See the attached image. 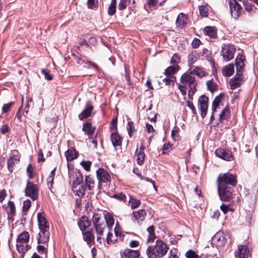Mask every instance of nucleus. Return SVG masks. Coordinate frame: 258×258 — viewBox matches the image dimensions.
<instances>
[{"instance_id": "9", "label": "nucleus", "mask_w": 258, "mask_h": 258, "mask_svg": "<svg viewBox=\"0 0 258 258\" xmlns=\"http://www.w3.org/2000/svg\"><path fill=\"white\" fill-rule=\"evenodd\" d=\"M216 155L220 158L226 161H231L233 156L231 151L223 148H218L215 151Z\"/></svg>"}, {"instance_id": "20", "label": "nucleus", "mask_w": 258, "mask_h": 258, "mask_svg": "<svg viewBox=\"0 0 258 258\" xmlns=\"http://www.w3.org/2000/svg\"><path fill=\"white\" fill-rule=\"evenodd\" d=\"M82 131L88 137L92 136L95 132V127H94L91 122H86L83 123Z\"/></svg>"}, {"instance_id": "4", "label": "nucleus", "mask_w": 258, "mask_h": 258, "mask_svg": "<svg viewBox=\"0 0 258 258\" xmlns=\"http://www.w3.org/2000/svg\"><path fill=\"white\" fill-rule=\"evenodd\" d=\"M235 51L234 45L224 43L222 45L221 55L225 61H229L234 58Z\"/></svg>"}, {"instance_id": "47", "label": "nucleus", "mask_w": 258, "mask_h": 258, "mask_svg": "<svg viewBox=\"0 0 258 258\" xmlns=\"http://www.w3.org/2000/svg\"><path fill=\"white\" fill-rule=\"evenodd\" d=\"M134 122L133 121H129L127 123L126 129L128 132V136L130 138L132 137V133L135 131V126H134Z\"/></svg>"}, {"instance_id": "7", "label": "nucleus", "mask_w": 258, "mask_h": 258, "mask_svg": "<svg viewBox=\"0 0 258 258\" xmlns=\"http://www.w3.org/2000/svg\"><path fill=\"white\" fill-rule=\"evenodd\" d=\"M180 82L181 84L190 88L192 87H196L197 85L195 76L192 73L190 72H186L181 76Z\"/></svg>"}, {"instance_id": "52", "label": "nucleus", "mask_w": 258, "mask_h": 258, "mask_svg": "<svg viewBox=\"0 0 258 258\" xmlns=\"http://www.w3.org/2000/svg\"><path fill=\"white\" fill-rule=\"evenodd\" d=\"M27 172L28 173L29 178L30 179H32L34 177V175L33 174V168L31 163H30L27 166Z\"/></svg>"}, {"instance_id": "58", "label": "nucleus", "mask_w": 258, "mask_h": 258, "mask_svg": "<svg viewBox=\"0 0 258 258\" xmlns=\"http://www.w3.org/2000/svg\"><path fill=\"white\" fill-rule=\"evenodd\" d=\"M179 61V56L177 53H174L170 60V63L175 64L178 63Z\"/></svg>"}, {"instance_id": "53", "label": "nucleus", "mask_w": 258, "mask_h": 258, "mask_svg": "<svg viewBox=\"0 0 258 258\" xmlns=\"http://www.w3.org/2000/svg\"><path fill=\"white\" fill-rule=\"evenodd\" d=\"M186 258H200L199 256L193 250H189L186 253Z\"/></svg>"}, {"instance_id": "42", "label": "nucleus", "mask_w": 258, "mask_h": 258, "mask_svg": "<svg viewBox=\"0 0 258 258\" xmlns=\"http://www.w3.org/2000/svg\"><path fill=\"white\" fill-rule=\"evenodd\" d=\"M242 83L239 82L236 79L233 77L230 81V86L231 89L233 90L239 87Z\"/></svg>"}, {"instance_id": "56", "label": "nucleus", "mask_w": 258, "mask_h": 258, "mask_svg": "<svg viewBox=\"0 0 258 258\" xmlns=\"http://www.w3.org/2000/svg\"><path fill=\"white\" fill-rule=\"evenodd\" d=\"M233 78L236 79L241 83H242L245 81V78L243 75V73H240L239 72H236V74L233 77Z\"/></svg>"}, {"instance_id": "6", "label": "nucleus", "mask_w": 258, "mask_h": 258, "mask_svg": "<svg viewBox=\"0 0 258 258\" xmlns=\"http://www.w3.org/2000/svg\"><path fill=\"white\" fill-rule=\"evenodd\" d=\"M232 188L230 186L218 185V191L222 201L229 202L232 199Z\"/></svg>"}, {"instance_id": "51", "label": "nucleus", "mask_w": 258, "mask_h": 258, "mask_svg": "<svg viewBox=\"0 0 258 258\" xmlns=\"http://www.w3.org/2000/svg\"><path fill=\"white\" fill-rule=\"evenodd\" d=\"M13 104V102H11L7 104H4L2 107V112L3 113H7L10 110Z\"/></svg>"}, {"instance_id": "48", "label": "nucleus", "mask_w": 258, "mask_h": 258, "mask_svg": "<svg viewBox=\"0 0 258 258\" xmlns=\"http://www.w3.org/2000/svg\"><path fill=\"white\" fill-rule=\"evenodd\" d=\"M117 117L113 118L112 120L111 123L110 124L109 129L110 132H117Z\"/></svg>"}, {"instance_id": "54", "label": "nucleus", "mask_w": 258, "mask_h": 258, "mask_svg": "<svg viewBox=\"0 0 258 258\" xmlns=\"http://www.w3.org/2000/svg\"><path fill=\"white\" fill-rule=\"evenodd\" d=\"M41 73L44 75L45 79L48 81L51 80L53 79L52 76L50 74L49 71L48 70L42 69Z\"/></svg>"}, {"instance_id": "27", "label": "nucleus", "mask_w": 258, "mask_h": 258, "mask_svg": "<svg viewBox=\"0 0 258 258\" xmlns=\"http://www.w3.org/2000/svg\"><path fill=\"white\" fill-rule=\"evenodd\" d=\"M234 72V66L233 63L226 66L222 70V74L225 77L231 76Z\"/></svg>"}, {"instance_id": "18", "label": "nucleus", "mask_w": 258, "mask_h": 258, "mask_svg": "<svg viewBox=\"0 0 258 258\" xmlns=\"http://www.w3.org/2000/svg\"><path fill=\"white\" fill-rule=\"evenodd\" d=\"M212 241L218 246L224 245L226 242L224 233L222 231L217 232L213 237Z\"/></svg>"}, {"instance_id": "16", "label": "nucleus", "mask_w": 258, "mask_h": 258, "mask_svg": "<svg viewBox=\"0 0 258 258\" xmlns=\"http://www.w3.org/2000/svg\"><path fill=\"white\" fill-rule=\"evenodd\" d=\"M229 7L232 16H239L241 8L237 1L235 0H231L229 3Z\"/></svg>"}, {"instance_id": "21", "label": "nucleus", "mask_w": 258, "mask_h": 258, "mask_svg": "<svg viewBox=\"0 0 258 258\" xmlns=\"http://www.w3.org/2000/svg\"><path fill=\"white\" fill-rule=\"evenodd\" d=\"M86 186L83 184L73 185L72 190L74 192L80 197H83L85 194Z\"/></svg>"}, {"instance_id": "5", "label": "nucleus", "mask_w": 258, "mask_h": 258, "mask_svg": "<svg viewBox=\"0 0 258 258\" xmlns=\"http://www.w3.org/2000/svg\"><path fill=\"white\" fill-rule=\"evenodd\" d=\"M39 188L37 184L28 180L25 189V194L26 197H30L32 200L35 201L38 199Z\"/></svg>"}, {"instance_id": "8", "label": "nucleus", "mask_w": 258, "mask_h": 258, "mask_svg": "<svg viewBox=\"0 0 258 258\" xmlns=\"http://www.w3.org/2000/svg\"><path fill=\"white\" fill-rule=\"evenodd\" d=\"M198 106L201 111V117L204 118L207 114L208 107V98L206 95H203L199 98Z\"/></svg>"}, {"instance_id": "11", "label": "nucleus", "mask_w": 258, "mask_h": 258, "mask_svg": "<svg viewBox=\"0 0 258 258\" xmlns=\"http://www.w3.org/2000/svg\"><path fill=\"white\" fill-rule=\"evenodd\" d=\"M83 240L86 242L88 245H91L95 243V236L93 228H89L88 230L81 231Z\"/></svg>"}, {"instance_id": "46", "label": "nucleus", "mask_w": 258, "mask_h": 258, "mask_svg": "<svg viewBox=\"0 0 258 258\" xmlns=\"http://www.w3.org/2000/svg\"><path fill=\"white\" fill-rule=\"evenodd\" d=\"M197 60L195 53L192 52L188 55V64L191 66Z\"/></svg>"}, {"instance_id": "64", "label": "nucleus", "mask_w": 258, "mask_h": 258, "mask_svg": "<svg viewBox=\"0 0 258 258\" xmlns=\"http://www.w3.org/2000/svg\"><path fill=\"white\" fill-rule=\"evenodd\" d=\"M168 258H178L176 248H174L170 250V256Z\"/></svg>"}, {"instance_id": "35", "label": "nucleus", "mask_w": 258, "mask_h": 258, "mask_svg": "<svg viewBox=\"0 0 258 258\" xmlns=\"http://www.w3.org/2000/svg\"><path fill=\"white\" fill-rule=\"evenodd\" d=\"M178 66H170L165 69L164 74L167 76H173L177 71Z\"/></svg>"}, {"instance_id": "29", "label": "nucleus", "mask_w": 258, "mask_h": 258, "mask_svg": "<svg viewBox=\"0 0 258 258\" xmlns=\"http://www.w3.org/2000/svg\"><path fill=\"white\" fill-rule=\"evenodd\" d=\"M16 247L19 252L22 253L21 258H23L25 253L31 248L29 245H24L21 243H17Z\"/></svg>"}, {"instance_id": "24", "label": "nucleus", "mask_w": 258, "mask_h": 258, "mask_svg": "<svg viewBox=\"0 0 258 258\" xmlns=\"http://www.w3.org/2000/svg\"><path fill=\"white\" fill-rule=\"evenodd\" d=\"M123 254L126 258H139L140 253L138 250L126 248L124 250Z\"/></svg>"}, {"instance_id": "57", "label": "nucleus", "mask_w": 258, "mask_h": 258, "mask_svg": "<svg viewBox=\"0 0 258 258\" xmlns=\"http://www.w3.org/2000/svg\"><path fill=\"white\" fill-rule=\"evenodd\" d=\"M91 164V162L89 161H82L81 163L82 167L87 171L90 170Z\"/></svg>"}, {"instance_id": "15", "label": "nucleus", "mask_w": 258, "mask_h": 258, "mask_svg": "<svg viewBox=\"0 0 258 258\" xmlns=\"http://www.w3.org/2000/svg\"><path fill=\"white\" fill-rule=\"evenodd\" d=\"M91 224V221L86 216H82L78 221V225L81 231L86 230Z\"/></svg>"}, {"instance_id": "31", "label": "nucleus", "mask_w": 258, "mask_h": 258, "mask_svg": "<svg viewBox=\"0 0 258 258\" xmlns=\"http://www.w3.org/2000/svg\"><path fill=\"white\" fill-rule=\"evenodd\" d=\"M148 232V238L147 239L148 242H151L153 241L156 238L155 234L154 232L155 227L153 225L149 226L147 229Z\"/></svg>"}, {"instance_id": "28", "label": "nucleus", "mask_w": 258, "mask_h": 258, "mask_svg": "<svg viewBox=\"0 0 258 258\" xmlns=\"http://www.w3.org/2000/svg\"><path fill=\"white\" fill-rule=\"evenodd\" d=\"M30 235L28 232L24 231L21 233L17 239V243H25L28 242Z\"/></svg>"}, {"instance_id": "17", "label": "nucleus", "mask_w": 258, "mask_h": 258, "mask_svg": "<svg viewBox=\"0 0 258 258\" xmlns=\"http://www.w3.org/2000/svg\"><path fill=\"white\" fill-rule=\"evenodd\" d=\"M20 156L19 154L14 155L10 157L8 160V167L9 170L12 172L14 169V166L18 164L20 162Z\"/></svg>"}, {"instance_id": "22", "label": "nucleus", "mask_w": 258, "mask_h": 258, "mask_svg": "<svg viewBox=\"0 0 258 258\" xmlns=\"http://www.w3.org/2000/svg\"><path fill=\"white\" fill-rule=\"evenodd\" d=\"M217 30L214 26H206L204 28L203 32L206 35L211 38H216L217 37Z\"/></svg>"}, {"instance_id": "19", "label": "nucleus", "mask_w": 258, "mask_h": 258, "mask_svg": "<svg viewBox=\"0 0 258 258\" xmlns=\"http://www.w3.org/2000/svg\"><path fill=\"white\" fill-rule=\"evenodd\" d=\"M110 139L113 146L115 148L122 144V138L117 132H111Z\"/></svg>"}, {"instance_id": "44", "label": "nucleus", "mask_w": 258, "mask_h": 258, "mask_svg": "<svg viewBox=\"0 0 258 258\" xmlns=\"http://www.w3.org/2000/svg\"><path fill=\"white\" fill-rule=\"evenodd\" d=\"M172 146L169 142L164 144L162 147V153L163 155L168 154L170 151L172 150Z\"/></svg>"}, {"instance_id": "61", "label": "nucleus", "mask_w": 258, "mask_h": 258, "mask_svg": "<svg viewBox=\"0 0 258 258\" xmlns=\"http://www.w3.org/2000/svg\"><path fill=\"white\" fill-rule=\"evenodd\" d=\"M113 198L118 199L123 202L126 201V196L122 193L119 194H114L113 195Z\"/></svg>"}, {"instance_id": "55", "label": "nucleus", "mask_w": 258, "mask_h": 258, "mask_svg": "<svg viewBox=\"0 0 258 258\" xmlns=\"http://www.w3.org/2000/svg\"><path fill=\"white\" fill-rule=\"evenodd\" d=\"M87 3L88 7L93 9L97 7L98 5V0H88Z\"/></svg>"}, {"instance_id": "33", "label": "nucleus", "mask_w": 258, "mask_h": 258, "mask_svg": "<svg viewBox=\"0 0 258 258\" xmlns=\"http://www.w3.org/2000/svg\"><path fill=\"white\" fill-rule=\"evenodd\" d=\"M134 216L135 219L138 221V223L140 221H143L145 218V211L144 210H140L138 212H133Z\"/></svg>"}, {"instance_id": "63", "label": "nucleus", "mask_w": 258, "mask_h": 258, "mask_svg": "<svg viewBox=\"0 0 258 258\" xmlns=\"http://www.w3.org/2000/svg\"><path fill=\"white\" fill-rule=\"evenodd\" d=\"M178 88L179 89L181 94L185 96L186 94V86L185 85H183V84H177Z\"/></svg>"}, {"instance_id": "62", "label": "nucleus", "mask_w": 258, "mask_h": 258, "mask_svg": "<svg viewBox=\"0 0 258 258\" xmlns=\"http://www.w3.org/2000/svg\"><path fill=\"white\" fill-rule=\"evenodd\" d=\"M187 105V106L191 110L192 113L194 115H195L197 114V111L196 109L193 104L192 102L190 101H186Z\"/></svg>"}, {"instance_id": "10", "label": "nucleus", "mask_w": 258, "mask_h": 258, "mask_svg": "<svg viewBox=\"0 0 258 258\" xmlns=\"http://www.w3.org/2000/svg\"><path fill=\"white\" fill-rule=\"evenodd\" d=\"M96 175L99 182L107 183L110 181L111 177L108 172L104 168H99L96 171Z\"/></svg>"}, {"instance_id": "25", "label": "nucleus", "mask_w": 258, "mask_h": 258, "mask_svg": "<svg viewBox=\"0 0 258 258\" xmlns=\"http://www.w3.org/2000/svg\"><path fill=\"white\" fill-rule=\"evenodd\" d=\"M200 13L201 16H208L209 15L212 16L213 13L208 5L201 6L199 7Z\"/></svg>"}, {"instance_id": "38", "label": "nucleus", "mask_w": 258, "mask_h": 258, "mask_svg": "<svg viewBox=\"0 0 258 258\" xmlns=\"http://www.w3.org/2000/svg\"><path fill=\"white\" fill-rule=\"evenodd\" d=\"M116 0H112L108 9V13L109 15H113L116 11Z\"/></svg>"}, {"instance_id": "23", "label": "nucleus", "mask_w": 258, "mask_h": 258, "mask_svg": "<svg viewBox=\"0 0 258 258\" xmlns=\"http://www.w3.org/2000/svg\"><path fill=\"white\" fill-rule=\"evenodd\" d=\"M65 156L67 160L69 162L77 159L78 157V153L74 148L71 147L66 152Z\"/></svg>"}, {"instance_id": "50", "label": "nucleus", "mask_w": 258, "mask_h": 258, "mask_svg": "<svg viewBox=\"0 0 258 258\" xmlns=\"http://www.w3.org/2000/svg\"><path fill=\"white\" fill-rule=\"evenodd\" d=\"M92 222L93 225L102 223L100 221V215L98 213H94L92 217Z\"/></svg>"}, {"instance_id": "3", "label": "nucleus", "mask_w": 258, "mask_h": 258, "mask_svg": "<svg viewBox=\"0 0 258 258\" xmlns=\"http://www.w3.org/2000/svg\"><path fill=\"white\" fill-rule=\"evenodd\" d=\"M218 185L235 186L237 184V178L236 175L229 172L220 173L217 178Z\"/></svg>"}, {"instance_id": "1", "label": "nucleus", "mask_w": 258, "mask_h": 258, "mask_svg": "<svg viewBox=\"0 0 258 258\" xmlns=\"http://www.w3.org/2000/svg\"><path fill=\"white\" fill-rule=\"evenodd\" d=\"M37 220L40 229V232L37 237L38 243H46L48 241L50 236L48 221L45 217L44 213L40 212L37 214Z\"/></svg>"}, {"instance_id": "12", "label": "nucleus", "mask_w": 258, "mask_h": 258, "mask_svg": "<svg viewBox=\"0 0 258 258\" xmlns=\"http://www.w3.org/2000/svg\"><path fill=\"white\" fill-rule=\"evenodd\" d=\"M245 61V56L239 53L235 59L236 72H239L240 73L244 72Z\"/></svg>"}, {"instance_id": "37", "label": "nucleus", "mask_w": 258, "mask_h": 258, "mask_svg": "<svg viewBox=\"0 0 258 258\" xmlns=\"http://www.w3.org/2000/svg\"><path fill=\"white\" fill-rule=\"evenodd\" d=\"M94 227L95 229L96 232L98 235L101 236L103 234L104 229L105 227V225L104 224L103 221H102V223L94 225Z\"/></svg>"}, {"instance_id": "26", "label": "nucleus", "mask_w": 258, "mask_h": 258, "mask_svg": "<svg viewBox=\"0 0 258 258\" xmlns=\"http://www.w3.org/2000/svg\"><path fill=\"white\" fill-rule=\"evenodd\" d=\"M104 219L106 221V226L108 230L110 231L112 229V226L114 223V218L112 214L109 212H107L104 215Z\"/></svg>"}, {"instance_id": "34", "label": "nucleus", "mask_w": 258, "mask_h": 258, "mask_svg": "<svg viewBox=\"0 0 258 258\" xmlns=\"http://www.w3.org/2000/svg\"><path fill=\"white\" fill-rule=\"evenodd\" d=\"M188 17H177L176 25L177 27L183 28L187 23Z\"/></svg>"}, {"instance_id": "41", "label": "nucleus", "mask_w": 258, "mask_h": 258, "mask_svg": "<svg viewBox=\"0 0 258 258\" xmlns=\"http://www.w3.org/2000/svg\"><path fill=\"white\" fill-rule=\"evenodd\" d=\"M162 81L166 85H170L171 83H172L173 85L174 83L176 81V77L174 76H167L162 80Z\"/></svg>"}, {"instance_id": "30", "label": "nucleus", "mask_w": 258, "mask_h": 258, "mask_svg": "<svg viewBox=\"0 0 258 258\" xmlns=\"http://www.w3.org/2000/svg\"><path fill=\"white\" fill-rule=\"evenodd\" d=\"M85 186L89 190H92L95 186V180L90 175L85 176Z\"/></svg>"}, {"instance_id": "40", "label": "nucleus", "mask_w": 258, "mask_h": 258, "mask_svg": "<svg viewBox=\"0 0 258 258\" xmlns=\"http://www.w3.org/2000/svg\"><path fill=\"white\" fill-rule=\"evenodd\" d=\"M138 149H136V154L137 156V162L139 165H142L145 160V153H138Z\"/></svg>"}, {"instance_id": "2", "label": "nucleus", "mask_w": 258, "mask_h": 258, "mask_svg": "<svg viewBox=\"0 0 258 258\" xmlns=\"http://www.w3.org/2000/svg\"><path fill=\"white\" fill-rule=\"evenodd\" d=\"M169 249L167 244L158 239L154 246H149L146 250L148 258H161L165 255Z\"/></svg>"}, {"instance_id": "13", "label": "nucleus", "mask_w": 258, "mask_h": 258, "mask_svg": "<svg viewBox=\"0 0 258 258\" xmlns=\"http://www.w3.org/2000/svg\"><path fill=\"white\" fill-rule=\"evenodd\" d=\"M250 253L247 246L241 245L238 246V249L235 252V256L238 258H247Z\"/></svg>"}, {"instance_id": "32", "label": "nucleus", "mask_w": 258, "mask_h": 258, "mask_svg": "<svg viewBox=\"0 0 258 258\" xmlns=\"http://www.w3.org/2000/svg\"><path fill=\"white\" fill-rule=\"evenodd\" d=\"M231 116L230 111L229 108L226 106L222 111L219 115V119L220 121L223 120H226L229 118Z\"/></svg>"}, {"instance_id": "45", "label": "nucleus", "mask_w": 258, "mask_h": 258, "mask_svg": "<svg viewBox=\"0 0 258 258\" xmlns=\"http://www.w3.org/2000/svg\"><path fill=\"white\" fill-rule=\"evenodd\" d=\"M31 206V202L30 200H26L23 203V211L25 215L27 214L28 210H29Z\"/></svg>"}, {"instance_id": "36", "label": "nucleus", "mask_w": 258, "mask_h": 258, "mask_svg": "<svg viewBox=\"0 0 258 258\" xmlns=\"http://www.w3.org/2000/svg\"><path fill=\"white\" fill-rule=\"evenodd\" d=\"M207 89L212 92L216 91L218 89V85L214 82L213 80L207 82Z\"/></svg>"}, {"instance_id": "43", "label": "nucleus", "mask_w": 258, "mask_h": 258, "mask_svg": "<svg viewBox=\"0 0 258 258\" xmlns=\"http://www.w3.org/2000/svg\"><path fill=\"white\" fill-rule=\"evenodd\" d=\"M83 176L80 172L76 174V179L73 181V185L83 184Z\"/></svg>"}, {"instance_id": "60", "label": "nucleus", "mask_w": 258, "mask_h": 258, "mask_svg": "<svg viewBox=\"0 0 258 258\" xmlns=\"http://www.w3.org/2000/svg\"><path fill=\"white\" fill-rule=\"evenodd\" d=\"M171 136L174 141H176L179 140L180 137L177 130H172L171 131Z\"/></svg>"}, {"instance_id": "59", "label": "nucleus", "mask_w": 258, "mask_h": 258, "mask_svg": "<svg viewBox=\"0 0 258 258\" xmlns=\"http://www.w3.org/2000/svg\"><path fill=\"white\" fill-rule=\"evenodd\" d=\"M141 204V201L140 200L133 199L131 201V207L132 209H135L137 208Z\"/></svg>"}, {"instance_id": "49", "label": "nucleus", "mask_w": 258, "mask_h": 258, "mask_svg": "<svg viewBox=\"0 0 258 258\" xmlns=\"http://www.w3.org/2000/svg\"><path fill=\"white\" fill-rule=\"evenodd\" d=\"M131 0H120L118 4V9L123 10L126 8L127 6L130 3Z\"/></svg>"}, {"instance_id": "39", "label": "nucleus", "mask_w": 258, "mask_h": 258, "mask_svg": "<svg viewBox=\"0 0 258 258\" xmlns=\"http://www.w3.org/2000/svg\"><path fill=\"white\" fill-rule=\"evenodd\" d=\"M190 73H192L194 75H196L197 76L202 78L206 75V73L201 68L196 67L194 70Z\"/></svg>"}, {"instance_id": "14", "label": "nucleus", "mask_w": 258, "mask_h": 258, "mask_svg": "<svg viewBox=\"0 0 258 258\" xmlns=\"http://www.w3.org/2000/svg\"><path fill=\"white\" fill-rule=\"evenodd\" d=\"M93 109L94 106L92 105L91 102L88 101L86 104L85 109L79 115V118L82 120L91 116Z\"/></svg>"}]
</instances>
